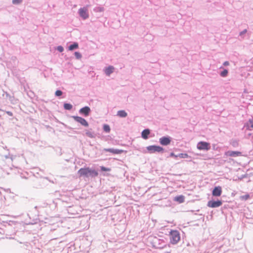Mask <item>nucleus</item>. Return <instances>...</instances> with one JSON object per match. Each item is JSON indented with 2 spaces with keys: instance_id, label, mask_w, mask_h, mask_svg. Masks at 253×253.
Returning <instances> with one entry per match:
<instances>
[{
  "instance_id": "f257e3e1",
  "label": "nucleus",
  "mask_w": 253,
  "mask_h": 253,
  "mask_svg": "<svg viewBox=\"0 0 253 253\" xmlns=\"http://www.w3.org/2000/svg\"><path fill=\"white\" fill-rule=\"evenodd\" d=\"M79 177L88 178L89 177H95L98 176V173L95 169H92L89 167L81 168L78 171Z\"/></svg>"
},
{
  "instance_id": "f03ea898",
  "label": "nucleus",
  "mask_w": 253,
  "mask_h": 253,
  "mask_svg": "<svg viewBox=\"0 0 253 253\" xmlns=\"http://www.w3.org/2000/svg\"><path fill=\"white\" fill-rule=\"evenodd\" d=\"M169 238L171 244H177L180 239L179 232L177 230H171L170 232Z\"/></svg>"
},
{
  "instance_id": "7ed1b4c3",
  "label": "nucleus",
  "mask_w": 253,
  "mask_h": 253,
  "mask_svg": "<svg viewBox=\"0 0 253 253\" xmlns=\"http://www.w3.org/2000/svg\"><path fill=\"white\" fill-rule=\"evenodd\" d=\"M147 150L150 153H153L156 152L163 153L164 148L162 147L157 145H150L147 147Z\"/></svg>"
},
{
  "instance_id": "20e7f679",
  "label": "nucleus",
  "mask_w": 253,
  "mask_h": 253,
  "mask_svg": "<svg viewBox=\"0 0 253 253\" xmlns=\"http://www.w3.org/2000/svg\"><path fill=\"white\" fill-rule=\"evenodd\" d=\"M78 13L81 17L85 20L89 17V14L87 7H83L79 9Z\"/></svg>"
},
{
  "instance_id": "39448f33",
  "label": "nucleus",
  "mask_w": 253,
  "mask_h": 253,
  "mask_svg": "<svg viewBox=\"0 0 253 253\" xmlns=\"http://www.w3.org/2000/svg\"><path fill=\"white\" fill-rule=\"evenodd\" d=\"M197 147L199 150H209L211 148V146L208 142L200 141L197 144Z\"/></svg>"
},
{
  "instance_id": "423d86ee",
  "label": "nucleus",
  "mask_w": 253,
  "mask_h": 253,
  "mask_svg": "<svg viewBox=\"0 0 253 253\" xmlns=\"http://www.w3.org/2000/svg\"><path fill=\"white\" fill-rule=\"evenodd\" d=\"M72 118H73L76 122L81 124L82 126L85 127L88 126V122L84 118L76 116H73Z\"/></svg>"
},
{
  "instance_id": "0eeeda50",
  "label": "nucleus",
  "mask_w": 253,
  "mask_h": 253,
  "mask_svg": "<svg viewBox=\"0 0 253 253\" xmlns=\"http://www.w3.org/2000/svg\"><path fill=\"white\" fill-rule=\"evenodd\" d=\"M222 204L221 200L213 201L211 200L208 202L207 206L212 208H217L221 206Z\"/></svg>"
},
{
  "instance_id": "6e6552de",
  "label": "nucleus",
  "mask_w": 253,
  "mask_h": 253,
  "mask_svg": "<svg viewBox=\"0 0 253 253\" xmlns=\"http://www.w3.org/2000/svg\"><path fill=\"white\" fill-rule=\"evenodd\" d=\"M171 141V138L170 136H163L159 139L160 143L163 146L169 145Z\"/></svg>"
},
{
  "instance_id": "1a4fd4ad",
  "label": "nucleus",
  "mask_w": 253,
  "mask_h": 253,
  "mask_svg": "<svg viewBox=\"0 0 253 253\" xmlns=\"http://www.w3.org/2000/svg\"><path fill=\"white\" fill-rule=\"evenodd\" d=\"M79 112L81 115H83L84 117H87L89 115L91 112V110L88 106H84L81 108Z\"/></svg>"
},
{
  "instance_id": "9d476101",
  "label": "nucleus",
  "mask_w": 253,
  "mask_h": 253,
  "mask_svg": "<svg viewBox=\"0 0 253 253\" xmlns=\"http://www.w3.org/2000/svg\"><path fill=\"white\" fill-rule=\"evenodd\" d=\"M221 193L222 188L220 186H215L212 191L213 196L219 197L221 195Z\"/></svg>"
},
{
  "instance_id": "9b49d317",
  "label": "nucleus",
  "mask_w": 253,
  "mask_h": 253,
  "mask_svg": "<svg viewBox=\"0 0 253 253\" xmlns=\"http://www.w3.org/2000/svg\"><path fill=\"white\" fill-rule=\"evenodd\" d=\"M103 151L104 152H109L115 154H120L124 152L123 150L114 148H104Z\"/></svg>"
},
{
  "instance_id": "f8f14e48",
  "label": "nucleus",
  "mask_w": 253,
  "mask_h": 253,
  "mask_svg": "<svg viewBox=\"0 0 253 253\" xmlns=\"http://www.w3.org/2000/svg\"><path fill=\"white\" fill-rule=\"evenodd\" d=\"M225 154L228 156L236 157L241 156L242 153L239 151H228Z\"/></svg>"
},
{
  "instance_id": "ddd939ff",
  "label": "nucleus",
  "mask_w": 253,
  "mask_h": 253,
  "mask_svg": "<svg viewBox=\"0 0 253 253\" xmlns=\"http://www.w3.org/2000/svg\"><path fill=\"white\" fill-rule=\"evenodd\" d=\"M114 70L115 68L113 66H109L105 69L104 72L107 76H109L114 72Z\"/></svg>"
},
{
  "instance_id": "4468645a",
  "label": "nucleus",
  "mask_w": 253,
  "mask_h": 253,
  "mask_svg": "<svg viewBox=\"0 0 253 253\" xmlns=\"http://www.w3.org/2000/svg\"><path fill=\"white\" fill-rule=\"evenodd\" d=\"M244 127H246V128L248 130H252L253 129V120L249 119L248 122H247L244 125Z\"/></svg>"
},
{
  "instance_id": "2eb2a0df",
  "label": "nucleus",
  "mask_w": 253,
  "mask_h": 253,
  "mask_svg": "<svg viewBox=\"0 0 253 253\" xmlns=\"http://www.w3.org/2000/svg\"><path fill=\"white\" fill-rule=\"evenodd\" d=\"M150 133V130L148 128L144 129L141 132V137L144 139L148 138V135Z\"/></svg>"
},
{
  "instance_id": "dca6fc26",
  "label": "nucleus",
  "mask_w": 253,
  "mask_h": 253,
  "mask_svg": "<svg viewBox=\"0 0 253 253\" xmlns=\"http://www.w3.org/2000/svg\"><path fill=\"white\" fill-rule=\"evenodd\" d=\"M185 197L183 195H179L176 196L174 198V201L178 202L179 203H182L184 202Z\"/></svg>"
},
{
  "instance_id": "f3484780",
  "label": "nucleus",
  "mask_w": 253,
  "mask_h": 253,
  "mask_svg": "<svg viewBox=\"0 0 253 253\" xmlns=\"http://www.w3.org/2000/svg\"><path fill=\"white\" fill-rule=\"evenodd\" d=\"M117 115L121 118H126L127 114L125 110H120L117 112Z\"/></svg>"
},
{
  "instance_id": "a211bd4d",
  "label": "nucleus",
  "mask_w": 253,
  "mask_h": 253,
  "mask_svg": "<svg viewBox=\"0 0 253 253\" xmlns=\"http://www.w3.org/2000/svg\"><path fill=\"white\" fill-rule=\"evenodd\" d=\"M247 32H248L247 30L245 29L243 31L240 32L239 35V36L240 37V38H239L240 40H242L245 38L246 34H247Z\"/></svg>"
},
{
  "instance_id": "6ab92c4d",
  "label": "nucleus",
  "mask_w": 253,
  "mask_h": 253,
  "mask_svg": "<svg viewBox=\"0 0 253 253\" xmlns=\"http://www.w3.org/2000/svg\"><path fill=\"white\" fill-rule=\"evenodd\" d=\"M78 47V43L76 42H75L73 44H71L69 46L68 49L69 50H73L74 49H77Z\"/></svg>"
},
{
  "instance_id": "aec40b11",
  "label": "nucleus",
  "mask_w": 253,
  "mask_h": 253,
  "mask_svg": "<svg viewBox=\"0 0 253 253\" xmlns=\"http://www.w3.org/2000/svg\"><path fill=\"white\" fill-rule=\"evenodd\" d=\"M64 108L66 110H71L73 108V105L70 103H65L64 104Z\"/></svg>"
},
{
  "instance_id": "412c9836",
  "label": "nucleus",
  "mask_w": 253,
  "mask_h": 253,
  "mask_svg": "<svg viewBox=\"0 0 253 253\" xmlns=\"http://www.w3.org/2000/svg\"><path fill=\"white\" fill-rule=\"evenodd\" d=\"M103 130L107 133H109L110 131V127L108 125L105 124L103 125Z\"/></svg>"
},
{
  "instance_id": "4be33fe9",
  "label": "nucleus",
  "mask_w": 253,
  "mask_h": 253,
  "mask_svg": "<svg viewBox=\"0 0 253 253\" xmlns=\"http://www.w3.org/2000/svg\"><path fill=\"white\" fill-rule=\"evenodd\" d=\"M85 134L86 136L91 138H94L95 137V135L94 132H91L88 130L85 132Z\"/></svg>"
},
{
  "instance_id": "5701e85b",
  "label": "nucleus",
  "mask_w": 253,
  "mask_h": 253,
  "mask_svg": "<svg viewBox=\"0 0 253 253\" xmlns=\"http://www.w3.org/2000/svg\"><path fill=\"white\" fill-rule=\"evenodd\" d=\"M228 71L227 69H224L220 73V75L222 77H225L227 76Z\"/></svg>"
},
{
  "instance_id": "b1692460",
  "label": "nucleus",
  "mask_w": 253,
  "mask_h": 253,
  "mask_svg": "<svg viewBox=\"0 0 253 253\" xmlns=\"http://www.w3.org/2000/svg\"><path fill=\"white\" fill-rule=\"evenodd\" d=\"M180 157L181 158H190L187 153H180L178 154V157Z\"/></svg>"
},
{
  "instance_id": "393cba45",
  "label": "nucleus",
  "mask_w": 253,
  "mask_h": 253,
  "mask_svg": "<svg viewBox=\"0 0 253 253\" xmlns=\"http://www.w3.org/2000/svg\"><path fill=\"white\" fill-rule=\"evenodd\" d=\"M74 55L77 59H80L82 58V54L80 52L76 51L74 53Z\"/></svg>"
},
{
  "instance_id": "a878e982",
  "label": "nucleus",
  "mask_w": 253,
  "mask_h": 253,
  "mask_svg": "<svg viewBox=\"0 0 253 253\" xmlns=\"http://www.w3.org/2000/svg\"><path fill=\"white\" fill-rule=\"evenodd\" d=\"M63 94V92L60 90H57L55 92V95L57 97H60Z\"/></svg>"
},
{
  "instance_id": "bb28decb",
  "label": "nucleus",
  "mask_w": 253,
  "mask_h": 253,
  "mask_svg": "<svg viewBox=\"0 0 253 253\" xmlns=\"http://www.w3.org/2000/svg\"><path fill=\"white\" fill-rule=\"evenodd\" d=\"M100 169L103 171H110L111 170L110 168H106L104 166H101Z\"/></svg>"
},
{
  "instance_id": "cd10ccee",
  "label": "nucleus",
  "mask_w": 253,
  "mask_h": 253,
  "mask_svg": "<svg viewBox=\"0 0 253 253\" xmlns=\"http://www.w3.org/2000/svg\"><path fill=\"white\" fill-rule=\"evenodd\" d=\"M250 198V195L249 194H246L245 195H243L241 196V199L243 200H247Z\"/></svg>"
},
{
  "instance_id": "c85d7f7f",
  "label": "nucleus",
  "mask_w": 253,
  "mask_h": 253,
  "mask_svg": "<svg viewBox=\"0 0 253 253\" xmlns=\"http://www.w3.org/2000/svg\"><path fill=\"white\" fill-rule=\"evenodd\" d=\"M22 2V0H12V3L14 4H19Z\"/></svg>"
},
{
  "instance_id": "c756f323",
  "label": "nucleus",
  "mask_w": 253,
  "mask_h": 253,
  "mask_svg": "<svg viewBox=\"0 0 253 253\" xmlns=\"http://www.w3.org/2000/svg\"><path fill=\"white\" fill-rule=\"evenodd\" d=\"M57 50L60 52H62L64 50V48L63 46H62L61 45H59L57 47Z\"/></svg>"
},
{
  "instance_id": "7c9ffc66",
  "label": "nucleus",
  "mask_w": 253,
  "mask_h": 253,
  "mask_svg": "<svg viewBox=\"0 0 253 253\" xmlns=\"http://www.w3.org/2000/svg\"><path fill=\"white\" fill-rule=\"evenodd\" d=\"M169 156L171 157H175V158L178 157V155H175V154L173 152L170 153Z\"/></svg>"
},
{
  "instance_id": "2f4dec72",
  "label": "nucleus",
  "mask_w": 253,
  "mask_h": 253,
  "mask_svg": "<svg viewBox=\"0 0 253 253\" xmlns=\"http://www.w3.org/2000/svg\"><path fill=\"white\" fill-rule=\"evenodd\" d=\"M238 142L237 141H233L232 142V145L234 146V147H236L238 146Z\"/></svg>"
},
{
  "instance_id": "473e14b6",
  "label": "nucleus",
  "mask_w": 253,
  "mask_h": 253,
  "mask_svg": "<svg viewBox=\"0 0 253 253\" xmlns=\"http://www.w3.org/2000/svg\"><path fill=\"white\" fill-rule=\"evenodd\" d=\"M6 113L9 116H12L13 113L10 111H6Z\"/></svg>"
},
{
  "instance_id": "72a5a7b5",
  "label": "nucleus",
  "mask_w": 253,
  "mask_h": 253,
  "mask_svg": "<svg viewBox=\"0 0 253 253\" xmlns=\"http://www.w3.org/2000/svg\"><path fill=\"white\" fill-rule=\"evenodd\" d=\"M223 65L224 66H228V65H229V62H228V61H225V62L223 63Z\"/></svg>"
},
{
  "instance_id": "f704fd0d",
  "label": "nucleus",
  "mask_w": 253,
  "mask_h": 253,
  "mask_svg": "<svg viewBox=\"0 0 253 253\" xmlns=\"http://www.w3.org/2000/svg\"><path fill=\"white\" fill-rule=\"evenodd\" d=\"M47 205V204L44 203L42 206H41V207H45Z\"/></svg>"
},
{
  "instance_id": "c9c22d12",
  "label": "nucleus",
  "mask_w": 253,
  "mask_h": 253,
  "mask_svg": "<svg viewBox=\"0 0 253 253\" xmlns=\"http://www.w3.org/2000/svg\"><path fill=\"white\" fill-rule=\"evenodd\" d=\"M38 207H37V206H35L34 208H35V209H38Z\"/></svg>"
},
{
  "instance_id": "e433bc0d",
  "label": "nucleus",
  "mask_w": 253,
  "mask_h": 253,
  "mask_svg": "<svg viewBox=\"0 0 253 253\" xmlns=\"http://www.w3.org/2000/svg\"><path fill=\"white\" fill-rule=\"evenodd\" d=\"M0 111H2L1 109H0Z\"/></svg>"
}]
</instances>
